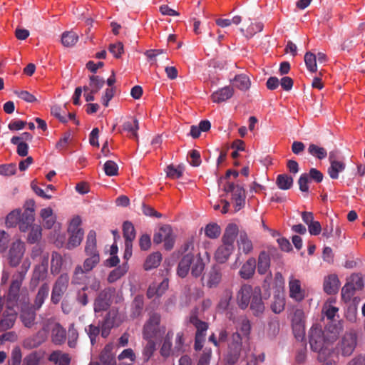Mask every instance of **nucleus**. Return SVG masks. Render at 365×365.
<instances>
[{
    "label": "nucleus",
    "mask_w": 365,
    "mask_h": 365,
    "mask_svg": "<svg viewBox=\"0 0 365 365\" xmlns=\"http://www.w3.org/2000/svg\"><path fill=\"white\" fill-rule=\"evenodd\" d=\"M308 336L312 351L318 354L317 359L319 362L332 356L339 358L338 352L333 347L336 334L323 330L319 325L314 324L309 329Z\"/></svg>",
    "instance_id": "1"
},
{
    "label": "nucleus",
    "mask_w": 365,
    "mask_h": 365,
    "mask_svg": "<svg viewBox=\"0 0 365 365\" xmlns=\"http://www.w3.org/2000/svg\"><path fill=\"white\" fill-rule=\"evenodd\" d=\"M193 250V243L187 242L184 245L183 252L185 254L180 260L178 268L177 274L181 277H185L190 269H191V274L194 277H200L205 269V263L198 253L195 257L194 253L192 252Z\"/></svg>",
    "instance_id": "2"
},
{
    "label": "nucleus",
    "mask_w": 365,
    "mask_h": 365,
    "mask_svg": "<svg viewBox=\"0 0 365 365\" xmlns=\"http://www.w3.org/2000/svg\"><path fill=\"white\" fill-rule=\"evenodd\" d=\"M31 267L29 259H25L20 268L12 275V279L8 291L7 299L11 302H16L19 297V292L22 282Z\"/></svg>",
    "instance_id": "3"
},
{
    "label": "nucleus",
    "mask_w": 365,
    "mask_h": 365,
    "mask_svg": "<svg viewBox=\"0 0 365 365\" xmlns=\"http://www.w3.org/2000/svg\"><path fill=\"white\" fill-rule=\"evenodd\" d=\"M242 346V339L237 331L234 332L227 343V348L225 355L226 364L235 365L240 359Z\"/></svg>",
    "instance_id": "4"
},
{
    "label": "nucleus",
    "mask_w": 365,
    "mask_h": 365,
    "mask_svg": "<svg viewBox=\"0 0 365 365\" xmlns=\"http://www.w3.org/2000/svg\"><path fill=\"white\" fill-rule=\"evenodd\" d=\"M161 317L158 313H152L149 319L145 323L143 329V336L144 339H157L160 338L164 333L162 331L160 324Z\"/></svg>",
    "instance_id": "5"
},
{
    "label": "nucleus",
    "mask_w": 365,
    "mask_h": 365,
    "mask_svg": "<svg viewBox=\"0 0 365 365\" xmlns=\"http://www.w3.org/2000/svg\"><path fill=\"white\" fill-rule=\"evenodd\" d=\"M223 191L232 194V200L235 203V211L237 212L244 207L245 205L246 193L244 187L232 182H227Z\"/></svg>",
    "instance_id": "6"
},
{
    "label": "nucleus",
    "mask_w": 365,
    "mask_h": 365,
    "mask_svg": "<svg viewBox=\"0 0 365 365\" xmlns=\"http://www.w3.org/2000/svg\"><path fill=\"white\" fill-rule=\"evenodd\" d=\"M190 322L196 329L194 349L195 351H200L202 349L205 341L206 332L209 328V324L208 323L200 320L195 314L190 316Z\"/></svg>",
    "instance_id": "7"
},
{
    "label": "nucleus",
    "mask_w": 365,
    "mask_h": 365,
    "mask_svg": "<svg viewBox=\"0 0 365 365\" xmlns=\"http://www.w3.org/2000/svg\"><path fill=\"white\" fill-rule=\"evenodd\" d=\"M357 344V333L354 329L346 331L338 343V348L344 356H349L354 352Z\"/></svg>",
    "instance_id": "8"
},
{
    "label": "nucleus",
    "mask_w": 365,
    "mask_h": 365,
    "mask_svg": "<svg viewBox=\"0 0 365 365\" xmlns=\"http://www.w3.org/2000/svg\"><path fill=\"white\" fill-rule=\"evenodd\" d=\"M153 242L156 245L164 242V247L166 250H170L173 248L175 244V237L173 234L172 227L168 225L161 226L153 235Z\"/></svg>",
    "instance_id": "9"
},
{
    "label": "nucleus",
    "mask_w": 365,
    "mask_h": 365,
    "mask_svg": "<svg viewBox=\"0 0 365 365\" xmlns=\"http://www.w3.org/2000/svg\"><path fill=\"white\" fill-rule=\"evenodd\" d=\"M68 284L69 276L67 273H63L58 276L51 291V301L53 304H57L60 302L68 289Z\"/></svg>",
    "instance_id": "10"
},
{
    "label": "nucleus",
    "mask_w": 365,
    "mask_h": 365,
    "mask_svg": "<svg viewBox=\"0 0 365 365\" xmlns=\"http://www.w3.org/2000/svg\"><path fill=\"white\" fill-rule=\"evenodd\" d=\"M24 252V243L19 240L14 242L11 244L8 254V261L9 265L12 267H16L19 266L22 260Z\"/></svg>",
    "instance_id": "11"
},
{
    "label": "nucleus",
    "mask_w": 365,
    "mask_h": 365,
    "mask_svg": "<svg viewBox=\"0 0 365 365\" xmlns=\"http://www.w3.org/2000/svg\"><path fill=\"white\" fill-rule=\"evenodd\" d=\"M115 293V289L108 287L101 291L94 302L95 312L107 310L110 306L111 297Z\"/></svg>",
    "instance_id": "12"
},
{
    "label": "nucleus",
    "mask_w": 365,
    "mask_h": 365,
    "mask_svg": "<svg viewBox=\"0 0 365 365\" xmlns=\"http://www.w3.org/2000/svg\"><path fill=\"white\" fill-rule=\"evenodd\" d=\"M16 319V312L11 307L4 308L0 304V331L11 329Z\"/></svg>",
    "instance_id": "13"
},
{
    "label": "nucleus",
    "mask_w": 365,
    "mask_h": 365,
    "mask_svg": "<svg viewBox=\"0 0 365 365\" xmlns=\"http://www.w3.org/2000/svg\"><path fill=\"white\" fill-rule=\"evenodd\" d=\"M255 287L249 284H243L237 294V304L242 309L248 307L250 302L254 297Z\"/></svg>",
    "instance_id": "14"
},
{
    "label": "nucleus",
    "mask_w": 365,
    "mask_h": 365,
    "mask_svg": "<svg viewBox=\"0 0 365 365\" xmlns=\"http://www.w3.org/2000/svg\"><path fill=\"white\" fill-rule=\"evenodd\" d=\"M48 254L43 256L41 263L35 267L31 284L36 287L41 281H43L48 274Z\"/></svg>",
    "instance_id": "15"
},
{
    "label": "nucleus",
    "mask_w": 365,
    "mask_h": 365,
    "mask_svg": "<svg viewBox=\"0 0 365 365\" xmlns=\"http://www.w3.org/2000/svg\"><path fill=\"white\" fill-rule=\"evenodd\" d=\"M304 313L302 309H297L292 317V326L297 338H302L304 335Z\"/></svg>",
    "instance_id": "16"
},
{
    "label": "nucleus",
    "mask_w": 365,
    "mask_h": 365,
    "mask_svg": "<svg viewBox=\"0 0 365 365\" xmlns=\"http://www.w3.org/2000/svg\"><path fill=\"white\" fill-rule=\"evenodd\" d=\"M36 310L29 304H25L21 307L19 318L25 327L31 329L36 324Z\"/></svg>",
    "instance_id": "17"
},
{
    "label": "nucleus",
    "mask_w": 365,
    "mask_h": 365,
    "mask_svg": "<svg viewBox=\"0 0 365 365\" xmlns=\"http://www.w3.org/2000/svg\"><path fill=\"white\" fill-rule=\"evenodd\" d=\"M249 305L252 314L256 317L260 316L264 312L265 307L262 299V291L259 287H255L254 297Z\"/></svg>",
    "instance_id": "18"
},
{
    "label": "nucleus",
    "mask_w": 365,
    "mask_h": 365,
    "mask_svg": "<svg viewBox=\"0 0 365 365\" xmlns=\"http://www.w3.org/2000/svg\"><path fill=\"white\" fill-rule=\"evenodd\" d=\"M114 344L109 343L105 346L100 354V362H91L89 365H109L116 364Z\"/></svg>",
    "instance_id": "19"
},
{
    "label": "nucleus",
    "mask_w": 365,
    "mask_h": 365,
    "mask_svg": "<svg viewBox=\"0 0 365 365\" xmlns=\"http://www.w3.org/2000/svg\"><path fill=\"white\" fill-rule=\"evenodd\" d=\"M96 243V232L93 230H90L86 237L84 249L86 257H100Z\"/></svg>",
    "instance_id": "20"
},
{
    "label": "nucleus",
    "mask_w": 365,
    "mask_h": 365,
    "mask_svg": "<svg viewBox=\"0 0 365 365\" xmlns=\"http://www.w3.org/2000/svg\"><path fill=\"white\" fill-rule=\"evenodd\" d=\"M117 315V312L112 309L104 317L101 322V336L103 338H106L109 335L111 329L115 325Z\"/></svg>",
    "instance_id": "21"
},
{
    "label": "nucleus",
    "mask_w": 365,
    "mask_h": 365,
    "mask_svg": "<svg viewBox=\"0 0 365 365\" xmlns=\"http://www.w3.org/2000/svg\"><path fill=\"white\" fill-rule=\"evenodd\" d=\"M88 272L85 271L82 266L78 264L76 266L73 272L72 277H71V284L73 285H82L86 282L89 281L94 276H91L88 274Z\"/></svg>",
    "instance_id": "22"
},
{
    "label": "nucleus",
    "mask_w": 365,
    "mask_h": 365,
    "mask_svg": "<svg viewBox=\"0 0 365 365\" xmlns=\"http://www.w3.org/2000/svg\"><path fill=\"white\" fill-rule=\"evenodd\" d=\"M289 295L297 302H301L304 298V291L301 288L300 281L294 278L293 275L290 277L289 282Z\"/></svg>",
    "instance_id": "23"
},
{
    "label": "nucleus",
    "mask_w": 365,
    "mask_h": 365,
    "mask_svg": "<svg viewBox=\"0 0 365 365\" xmlns=\"http://www.w3.org/2000/svg\"><path fill=\"white\" fill-rule=\"evenodd\" d=\"M340 282L336 274H330L324 278V290L328 294H334L338 292Z\"/></svg>",
    "instance_id": "24"
},
{
    "label": "nucleus",
    "mask_w": 365,
    "mask_h": 365,
    "mask_svg": "<svg viewBox=\"0 0 365 365\" xmlns=\"http://www.w3.org/2000/svg\"><path fill=\"white\" fill-rule=\"evenodd\" d=\"M233 93L234 89L232 87L225 86L214 92L211 96V98L213 102L219 103L232 98Z\"/></svg>",
    "instance_id": "25"
},
{
    "label": "nucleus",
    "mask_w": 365,
    "mask_h": 365,
    "mask_svg": "<svg viewBox=\"0 0 365 365\" xmlns=\"http://www.w3.org/2000/svg\"><path fill=\"white\" fill-rule=\"evenodd\" d=\"M66 339V329L59 324H54L51 329V339L56 345L63 344Z\"/></svg>",
    "instance_id": "26"
},
{
    "label": "nucleus",
    "mask_w": 365,
    "mask_h": 365,
    "mask_svg": "<svg viewBox=\"0 0 365 365\" xmlns=\"http://www.w3.org/2000/svg\"><path fill=\"white\" fill-rule=\"evenodd\" d=\"M48 361L56 365H69L71 356L68 354L61 351H53L48 356Z\"/></svg>",
    "instance_id": "27"
},
{
    "label": "nucleus",
    "mask_w": 365,
    "mask_h": 365,
    "mask_svg": "<svg viewBox=\"0 0 365 365\" xmlns=\"http://www.w3.org/2000/svg\"><path fill=\"white\" fill-rule=\"evenodd\" d=\"M256 266L255 259L253 257L249 258L239 272L240 277L245 279L251 278L255 274Z\"/></svg>",
    "instance_id": "28"
},
{
    "label": "nucleus",
    "mask_w": 365,
    "mask_h": 365,
    "mask_svg": "<svg viewBox=\"0 0 365 365\" xmlns=\"http://www.w3.org/2000/svg\"><path fill=\"white\" fill-rule=\"evenodd\" d=\"M234 250V246L222 244L216 250L215 258L219 263H225L227 262L230 255Z\"/></svg>",
    "instance_id": "29"
},
{
    "label": "nucleus",
    "mask_w": 365,
    "mask_h": 365,
    "mask_svg": "<svg viewBox=\"0 0 365 365\" xmlns=\"http://www.w3.org/2000/svg\"><path fill=\"white\" fill-rule=\"evenodd\" d=\"M49 285L48 283H43L38 289L36 295L34 305L36 309L38 310L44 303L45 299L48 297L49 293Z\"/></svg>",
    "instance_id": "30"
},
{
    "label": "nucleus",
    "mask_w": 365,
    "mask_h": 365,
    "mask_svg": "<svg viewBox=\"0 0 365 365\" xmlns=\"http://www.w3.org/2000/svg\"><path fill=\"white\" fill-rule=\"evenodd\" d=\"M238 251H242L244 254L248 255L253 250L252 241L249 239L245 232H240L237 240Z\"/></svg>",
    "instance_id": "31"
},
{
    "label": "nucleus",
    "mask_w": 365,
    "mask_h": 365,
    "mask_svg": "<svg viewBox=\"0 0 365 365\" xmlns=\"http://www.w3.org/2000/svg\"><path fill=\"white\" fill-rule=\"evenodd\" d=\"M238 233V227L235 224H229L222 236L223 244L234 246L233 243Z\"/></svg>",
    "instance_id": "32"
},
{
    "label": "nucleus",
    "mask_w": 365,
    "mask_h": 365,
    "mask_svg": "<svg viewBox=\"0 0 365 365\" xmlns=\"http://www.w3.org/2000/svg\"><path fill=\"white\" fill-rule=\"evenodd\" d=\"M68 232L70 233V236L66 244V248L72 250L80 245L84 235V232L83 230H68Z\"/></svg>",
    "instance_id": "33"
},
{
    "label": "nucleus",
    "mask_w": 365,
    "mask_h": 365,
    "mask_svg": "<svg viewBox=\"0 0 365 365\" xmlns=\"http://www.w3.org/2000/svg\"><path fill=\"white\" fill-rule=\"evenodd\" d=\"M40 216L43 220V225L46 229H51L56 222V217L51 207L43 208L41 210Z\"/></svg>",
    "instance_id": "34"
},
{
    "label": "nucleus",
    "mask_w": 365,
    "mask_h": 365,
    "mask_svg": "<svg viewBox=\"0 0 365 365\" xmlns=\"http://www.w3.org/2000/svg\"><path fill=\"white\" fill-rule=\"evenodd\" d=\"M270 267V257L268 253L262 251L259 253L257 262V272L260 274H266Z\"/></svg>",
    "instance_id": "35"
},
{
    "label": "nucleus",
    "mask_w": 365,
    "mask_h": 365,
    "mask_svg": "<svg viewBox=\"0 0 365 365\" xmlns=\"http://www.w3.org/2000/svg\"><path fill=\"white\" fill-rule=\"evenodd\" d=\"M231 81L234 87L241 91L248 90L251 85L249 77L245 74L236 75Z\"/></svg>",
    "instance_id": "36"
},
{
    "label": "nucleus",
    "mask_w": 365,
    "mask_h": 365,
    "mask_svg": "<svg viewBox=\"0 0 365 365\" xmlns=\"http://www.w3.org/2000/svg\"><path fill=\"white\" fill-rule=\"evenodd\" d=\"M162 259V255L159 252H153L150 255L144 263V269L150 270L159 266Z\"/></svg>",
    "instance_id": "37"
},
{
    "label": "nucleus",
    "mask_w": 365,
    "mask_h": 365,
    "mask_svg": "<svg viewBox=\"0 0 365 365\" xmlns=\"http://www.w3.org/2000/svg\"><path fill=\"white\" fill-rule=\"evenodd\" d=\"M293 178L287 174L278 175L276 179V184L277 187L283 190L290 189L293 185Z\"/></svg>",
    "instance_id": "38"
},
{
    "label": "nucleus",
    "mask_w": 365,
    "mask_h": 365,
    "mask_svg": "<svg viewBox=\"0 0 365 365\" xmlns=\"http://www.w3.org/2000/svg\"><path fill=\"white\" fill-rule=\"evenodd\" d=\"M143 307H144L143 297L140 296V295H137L134 298V299L131 304V314H130L131 317L133 318H136V317H139L142 313Z\"/></svg>",
    "instance_id": "39"
},
{
    "label": "nucleus",
    "mask_w": 365,
    "mask_h": 365,
    "mask_svg": "<svg viewBox=\"0 0 365 365\" xmlns=\"http://www.w3.org/2000/svg\"><path fill=\"white\" fill-rule=\"evenodd\" d=\"M43 356L40 351H34L24 358L22 365H41Z\"/></svg>",
    "instance_id": "40"
},
{
    "label": "nucleus",
    "mask_w": 365,
    "mask_h": 365,
    "mask_svg": "<svg viewBox=\"0 0 365 365\" xmlns=\"http://www.w3.org/2000/svg\"><path fill=\"white\" fill-rule=\"evenodd\" d=\"M63 265V258L57 252H53L51 260V272L56 275L59 274Z\"/></svg>",
    "instance_id": "41"
},
{
    "label": "nucleus",
    "mask_w": 365,
    "mask_h": 365,
    "mask_svg": "<svg viewBox=\"0 0 365 365\" xmlns=\"http://www.w3.org/2000/svg\"><path fill=\"white\" fill-rule=\"evenodd\" d=\"M346 165L342 161L333 162L330 163V166L328 168V174L329 177L336 180L339 178V174L345 170Z\"/></svg>",
    "instance_id": "42"
},
{
    "label": "nucleus",
    "mask_w": 365,
    "mask_h": 365,
    "mask_svg": "<svg viewBox=\"0 0 365 365\" xmlns=\"http://www.w3.org/2000/svg\"><path fill=\"white\" fill-rule=\"evenodd\" d=\"M221 277L220 269L217 267H213L208 274L207 286L210 288L216 287L221 281Z\"/></svg>",
    "instance_id": "43"
},
{
    "label": "nucleus",
    "mask_w": 365,
    "mask_h": 365,
    "mask_svg": "<svg viewBox=\"0 0 365 365\" xmlns=\"http://www.w3.org/2000/svg\"><path fill=\"white\" fill-rule=\"evenodd\" d=\"M34 215H29L26 213L21 214L20 220L18 222L21 232H27L34 224Z\"/></svg>",
    "instance_id": "44"
},
{
    "label": "nucleus",
    "mask_w": 365,
    "mask_h": 365,
    "mask_svg": "<svg viewBox=\"0 0 365 365\" xmlns=\"http://www.w3.org/2000/svg\"><path fill=\"white\" fill-rule=\"evenodd\" d=\"M135 359V355L132 349L123 350L118 356L119 365H132Z\"/></svg>",
    "instance_id": "45"
},
{
    "label": "nucleus",
    "mask_w": 365,
    "mask_h": 365,
    "mask_svg": "<svg viewBox=\"0 0 365 365\" xmlns=\"http://www.w3.org/2000/svg\"><path fill=\"white\" fill-rule=\"evenodd\" d=\"M78 40V36L73 31H65L61 36V43L66 47L74 46Z\"/></svg>",
    "instance_id": "46"
},
{
    "label": "nucleus",
    "mask_w": 365,
    "mask_h": 365,
    "mask_svg": "<svg viewBox=\"0 0 365 365\" xmlns=\"http://www.w3.org/2000/svg\"><path fill=\"white\" fill-rule=\"evenodd\" d=\"M123 130L130 133V136L138 139V130L139 129L138 120L137 119H131L127 120L123 124Z\"/></svg>",
    "instance_id": "47"
},
{
    "label": "nucleus",
    "mask_w": 365,
    "mask_h": 365,
    "mask_svg": "<svg viewBox=\"0 0 365 365\" xmlns=\"http://www.w3.org/2000/svg\"><path fill=\"white\" fill-rule=\"evenodd\" d=\"M42 334L39 331L33 337L27 338L24 341V346L27 349H34L40 346L43 341Z\"/></svg>",
    "instance_id": "48"
},
{
    "label": "nucleus",
    "mask_w": 365,
    "mask_h": 365,
    "mask_svg": "<svg viewBox=\"0 0 365 365\" xmlns=\"http://www.w3.org/2000/svg\"><path fill=\"white\" fill-rule=\"evenodd\" d=\"M123 232L125 242H133L135 238V230L134 226L129 221L124 222L123 225Z\"/></svg>",
    "instance_id": "49"
},
{
    "label": "nucleus",
    "mask_w": 365,
    "mask_h": 365,
    "mask_svg": "<svg viewBox=\"0 0 365 365\" xmlns=\"http://www.w3.org/2000/svg\"><path fill=\"white\" fill-rule=\"evenodd\" d=\"M41 227L38 225H34L29 228V233L27 237V241L30 244L38 242L41 238Z\"/></svg>",
    "instance_id": "50"
},
{
    "label": "nucleus",
    "mask_w": 365,
    "mask_h": 365,
    "mask_svg": "<svg viewBox=\"0 0 365 365\" xmlns=\"http://www.w3.org/2000/svg\"><path fill=\"white\" fill-rule=\"evenodd\" d=\"M89 86L93 93H98L104 86L105 80L99 76L92 75L89 77Z\"/></svg>",
    "instance_id": "51"
},
{
    "label": "nucleus",
    "mask_w": 365,
    "mask_h": 365,
    "mask_svg": "<svg viewBox=\"0 0 365 365\" xmlns=\"http://www.w3.org/2000/svg\"><path fill=\"white\" fill-rule=\"evenodd\" d=\"M21 210L16 209L8 214L6 218V225L9 227H14L18 225L21 215Z\"/></svg>",
    "instance_id": "52"
},
{
    "label": "nucleus",
    "mask_w": 365,
    "mask_h": 365,
    "mask_svg": "<svg viewBox=\"0 0 365 365\" xmlns=\"http://www.w3.org/2000/svg\"><path fill=\"white\" fill-rule=\"evenodd\" d=\"M78 339V332L75 327V324L72 323L68 327V345L71 348H75Z\"/></svg>",
    "instance_id": "53"
},
{
    "label": "nucleus",
    "mask_w": 365,
    "mask_h": 365,
    "mask_svg": "<svg viewBox=\"0 0 365 365\" xmlns=\"http://www.w3.org/2000/svg\"><path fill=\"white\" fill-rule=\"evenodd\" d=\"M147 343L143 349V359L144 362H147L153 356L156 349V344L153 339H146Z\"/></svg>",
    "instance_id": "54"
},
{
    "label": "nucleus",
    "mask_w": 365,
    "mask_h": 365,
    "mask_svg": "<svg viewBox=\"0 0 365 365\" xmlns=\"http://www.w3.org/2000/svg\"><path fill=\"white\" fill-rule=\"evenodd\" d=\"M304 62L307 68L312 73L317 71V56L313 53L309 51L304 55Z\"/></svg>",
    "instance_id": "55"
},
{
    "label": "nucleus",
    "mask_w": 365,
    "mask_h": 365,
    "mask_svg": "<svg viewBox=\"0 0 365 365\" xmlns=\"http://www.w3.org/2000/svg\"><path fill=\"white\" fill-rule=\"evenodd\" d=\"M308 152L310 155L319 160L325 158L327 155V152L325 148L315 144H310L309 145Z\"/></svg>",
    "instance_id": "56"
},
{
    "label": "nucleus",
    "mask_w": 365,
    "mask_h": 365,
    "mask_svg": "<svg viewBox=\"0 0 365 365\" xmlns=\"http://www.w3.org/2000/svg\"><path fill=\"white\" fill-rule=\"evenodd\" d=\"M173 334L172 332H168L166 334L162 347L160 349V354L163 356H168L171 352L172 342L171 339Z\"/></svg>",
    "instance_id": "57"
},
{
    "label": "nucleus",
    "mask_w": 365,
    "mask_h": 365,
    "mask_svg": "<svg viewBox=\"0 0 365 365\" xmlns=\"http://www.w3.org/2000/svg\"><path fill=\"white\" fill-rule=\"evenodd\" d=\"M221 232L219 225L215 223L208 224L205 229V233L207 237L211 239L217 238Z\"/></svg>",
    "instance_id": "58"
},
{
    "label": "nucleus",
    "mask_w": 365,
    "mask_h": 365,
    "mask_svg": "<svg viewBox=\"0 0 365 365\" xmlns=\"http://www.w3.org/2000/svg\"><path fill=\"white\" fill-rule=\"evenodd\" d=\"M82 285L83 287L78 292H86V291H87L89 289L96 292L99 290L101 287V282L98 278L93 277L92 279H91L89 281L86 282V283Z\"/></svg>",
    "instance_id": "59"
},
{
    "label": "nucleus",
    "mask_w": 365,
    "mask_h": 365,
    "mask_svg": "<svg viewBox=\"0 0 365 365\" xmlns=\"http://www.w3.org/2000/svg\"><path fill=\"white\" fill-rule=\"evenodd\" d=\"M85 331L90 338L91 344L93 345L96 341V337L98 336L100 332L101 333V329H100L99 325L96 326L90 324L85 328Z\"/></svg>",
    "instance_id": "60"
},
{
    "label": "nucleus",
    "mask_w": 365,
    "mask_h": 365,
    "mask_svg": "<svg viewBox=\"0 0 365 365\" xmlns=\"http://www.w3.org/2000/svg\"><path fill=\"white\" fill-rule=\"evenodd\" d=\"M100 257H86L81 265L88 272L92 271L100 262Z\"/></svg>",
    "instance_id": "61"
},
{
    "label": "nucleus",
    "mask_w": 365,
    "mask_h": 365,
    "mask_svg": "<svg viewBox=\"0 0 365 365\" xmlns=\"http://www.w3.org/2000/svg\"><path fill=\"white\" fill-rule=\"evenodd\" d=\"M356 289L351 283L348 282L341 289V297L345 302L350 301L354 295Z\"/></svg>",
    "instance_id": "62"
},
{
    "label": "nucleus",
    "mask_w": 365,
    "mask_h": 365,
    "mask_svg": "<svg viewBox=\"0 0 365 365\" xmlns=\"http://www.w3.org/2000/svg\"><path fill=\"white\" fill-rule=\"evenodd\" d=\"M22 360V354L21 349L18 346L13 349L11 351V359L9 360V365H21Z\"/></svg>",
    "instance_id": "63"
},
{
    "label": "nucleus",
    "mask_w": 365,
    "mask_h": 365,
    "mask_svg": "<svg viewBox=\"0 0 365 365\" xmlns=\"http://www.w3.org/2000/svg\"><path fill=\"white\" fill-rule=\"evenodd\" d=\"M103 169L108 176H115L118 175V166L113 160H108L105 163Z\"/></svg>",
    "instance_id": "64"
}]
</instances>
